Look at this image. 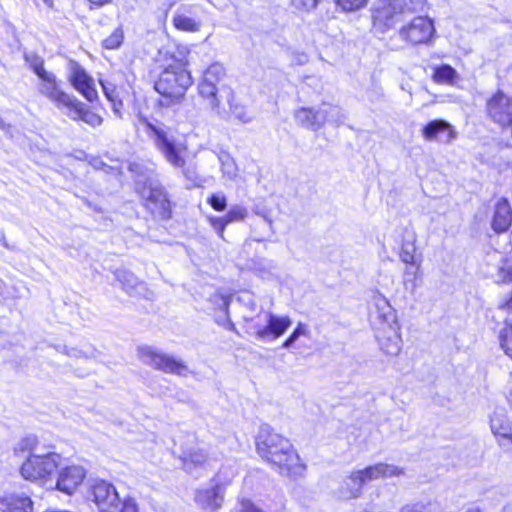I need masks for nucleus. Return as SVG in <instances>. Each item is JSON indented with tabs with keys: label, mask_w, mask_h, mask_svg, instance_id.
<instances>
[{
	"label": "nucleus",
	"mask_w": 512,
	"mask_h": 512,
	"mask_svg": "<svg viewBox=\"0 0 512 512\" xmlns=\"http://www.w3.org/2000/svg\"><path fill=\"white\" fill-rule=\"evenodd\" d=\"M404 474V470L397 466L386 463H377L358 471V480L361 484H366L374 480L397 477Z\"/></svg>",
	"instance_id": "412c9836"
},
{
	"label": "nucleus",
	"mask_w": 512,
	"mask_h": 512,
	"mask_svg": "<svg viewBox=\"0 0 512 512\" xmlns=\"http://www.w3.org/2000/svg\"><path fill=\"white\" fill-rule=\"evenodd\" d=\"M306 332V326L302 323H298L297 327L293 330V332L285 339L282 344V347L288 349L294 345V343L299 339L301 335H304Z\"/></svg>",
	"instance_id": "58836bf2"
},
{
	"label": "nucleus",
	"mask_w": 512,
	"mask_h": 512,
	"mask_svg": "<svg viewBox=\"0 0 512 512\" xmlns=\"http://www.w3.org/2000/svg\"><path fill=\"white\" fill-rule=\"evenodd\" d=\"M490 429L497 445L503 453L512 451V423L507 416L494 412L490 417Z\"/></svg>",
	"instance_id": "2eb2a0df"
},
{
	"label": "nucleus",
	"mask_w": 512,
	"mask_h": 512,
	"mask_svg": "<svg viewBox=\"0 0 512 512\" xmlns=\"http://www.w3.org/2000/svg\"><path fill=\"white\" fill-rule=\"evenodd\" d=\"M149 131L150 137L156 149L161 153L164 159L175 169H181L182 175L194 186H199L202 182L201 177L197 173L194 164L186 162L185 153L188 147L185 141L175 137L170 129L165 126H157L143 119Z\"/></svg>",
	"instance_id": "7ed1b4c3"
},
{
	"label": "nucleus",
	"mask_w": 512,
	"mask_h": 512,
	"mask_svg": "<svg viewBox=\"0 0 512 512\" xmlns=\"http://www.w3.org/2000/svg\"><path fill=\"white\" fill-rule=\"evenodd\" d=\"M70 348H71V347H68V346H66V345H58V346L56 347V349H57V351H58V352H60V353H62V354H65L66 356H68V352H69V349H70Z\"/></svg>",
	"instance_id": "5fc2aeb1"
},
{
	"label": "nucleus",
	"mask_w": 512,
	"mask_h": 512,
	"mask_svg": "<svg viewBox=\"0 0 512 512\" xmlns=\"http://www.w3.org/2000/svg\"><path fill=\"white\" fill-rule=\"evenodd\" d=\"M124 40V32L121 26L117 27L111 35L105 38L102 42V46L105 49L114 50L118 49Z\"/></svg>",
	"instance_id": "2f4dec72"
},
{
	"label": "nucleus",
	"mask_w": 512,
	"mask_h": 512,
	"mask_svg": "<svg viewBox=\"0 0 512 512\" xmlns=\"http://www.w3.org/2000/svg\"><path fill=\"white\" fill-rule=\"evenodd\" d=\"M294 118L297 125L314 132L320 130L324 125L321 105L317 108L301 107L295 111Z\"/></svg>",
	"instance_id": "5701e85b"
},
{
	"label": "nucleus",
	"mask_w": 512,
	"mask_h": 512,
	"mask_svg": "<svg viewBox=\"0 0 512 512\" xmlns=\"http://www.w3.org/2000/svg\"><path fill=\"white\" fill-rule=\"evenodd\" d=\"M457 78L456 70L449 64H441L433 69L432 79L438 84H453Z\"/></svg>",
	"instance_id": "bb28decb"
},
{
	"label": "nucleus",
	"mask_w": 512,
	"mask_h": 512,
	"mask_svg": "<svg viewBox=\"0 0 512 512\" xmlns=\"http://www.w3.org/2000/svg\"><path fill=\"white\" fill-rule=\"evenodd\" d=\"M498 308L500 310H505L507 312H512V291L510 294L499 304Z\"/></svg>",
	"instance_id": "09e8293b"
},
{
	"label": "nucleus",
	"mask_w": 512,
	"mask_h": 512,
	"mask_svg": "<svg viewBox=\"0 0 512 512\" xmlns=\"http://www.w3.org/2000/svg\"><path fill=\"white\" fill-rule=\"evenodd\" d=\"M218 158L223 174L226 175L229 179L234 178L236 176V165L230 154L221 153Z\"/></svg>",
	"instance_id": "473e14b6"
},
{
	"label": "nucleus",
	"mask_w": 512,
	"mask_h": 512,
	"mask_svg": "<svg viewBox=\"0 0 512 512\" xmlns=\"http://www.w3.org/2000/svg\"><path fill=\"white\" fill-rule=\"evenodd\" d=\"M498 275L503 282H512V261L505 260L498 270Z\"/></svg>",
	"instance_id": "37998d69"
},
{
	"label": "nucleus",
	"mask_w": 512,
	"mask_h": 512,
	"mask_svg": "<svg viewBox=\"0 0 512 512\" xmlns=\"http://www.w3.org/2000/svg\"><path fill=\"white\" fill-rule=\"evenodd\" d=\"M368 1L369 0H354V10L365 7Z\"/></svg>",
	"instance_id": "864d4df0"
},
{
	"label": "nucleus",
	"mask_w": 512,
	"mask_h": 512,
	"mask_svg": "<svg viewBox=\"0 0 512 512\" xmlns=\"http://www.w3.org/2000/svg\"><path fill=\"white\" fill-rule=\"evenodd\" d=\"M421 133L426 141L442 143H450L457 137V132L453 125L443 119L429 121L422 127Z\"/></svg>",
	"instance_id": "aec40b11"
},
{
	"label": "nucleus",
	"mask_w": 512,
	"mask_h": 512,
	"mask_svg": "<svg viewBox=\"0 0 512 512\" xmlns=\"http://www.w3.org/2000/svg\"><path fill=\"white\" fill-rule=\"evenodd\" d=\"M208 221H209L210 225L213 227V229L215 230V232L218 234V236L220 238L224 239V231L228 224L226 223L223 216H221V217L209 216Z\"/></svg>",
	"instance_id": "a19ab883"
},
{
	"label": "nucleus",
	"mask_w": 512,
	"mask_h": 512,
	"mask_svg": "<svg viewBox=\"0 0 512 512\" xmlns=\"http://www.w3.org/2000/svg\"><path fill=\"white\" fill-rule=\"evenodd\" d=\"M90 4V9L100 8L107 4L112 3L113 0H87Z\"/></svg>",
	"instance_id": "3c124183"
},
{
	"label": "nucleus",
	"mask_w": 512,
	"mask_h": 512,
	"mask_svg": "<svg viewBox=\"0 0 512 512\" xmlns=\"http://www.w3.org/2000/svg\"><path fill=\"white\" fill-rule=\"evenodd\" d=\"M26 61L30 63L31 69L38 76L39 79L50 73L45 70L44 61L41 57L36 55L32 56L31 59L29 57H26Z\"/></svg>",
	"instance_id": "4c0bfd02"
},
{
	"label": "nucleus",
	"mask_w": 512,
	"mask_h": 512,
	"mask_svg": "<svg viewBox=\"0 0 512 512\" xmlns=\"http://www.w3.org/2000/svg\"><path fill=\"white\" fill-rule=\"evenodd\" d=\"M180 459L182 461L184 470L192 474L195 468L205 463L207 455L202 449L183 446Z\"/></svg>",
	"instance_id": "393cba45"
},
{
	"label": "nucleus",
	"mask_w": 512,
	"mask_h": 512,
	"mask_svg": "<svg viewBox=\"0 0 512 512\" xmlns=\"http://www.w3.org/2000/svg\"><path fill=\"white\" fill-rule=\"evenodd\" d=\"M256 448L260 457L277 467L282 475H296L304 469L289 439L275 433L267 424L260 427Z\"/></svg>",
	"instance_id": "f257e3e1"
},
{
	"label": "nucleus",
	"mask_w": 512,
	"mask_h": 512,
	"mask_svg": "<svg viewBox=\"0 0 512 512\" xmlns=\"http://www.w3.org/2000/svg\"><path fill=\"white\" fill-rule=\"evenodd\" d=\"M321 112H323L324 124L329 122L335 125H340L346 118L342 109L337 105L323 103L321 104Z\"/></svg>",
	"instance_id": "c85d7f7f"
},
{
	"label": "nucleus",
	"mask_w": 512,
	"mask_h": 512,
	"mask_svg": "<svg viewBox=\"0 0 512 512\" xmlns=\"http://www.w3.org/2000/svg\"><path fill=\"white\" fill-rule=\"evenodd\" d=\"M465 512H483L479 506H473L468 508Z\"/></svg>",
	"instance_id": "6e6d98bb"
},
{
	"label": "nucleus",
	"mask_w": 512,
	"mask_h": 512,
	"mask_svg": "<svg viewBox=\"0 0 512 512\" xmlns=\"http://www.w3.org/2000/svg\"><path fill=\"white\" fill-rule=\"evenodd\" d=\"M173 24L178 30L186 31V32H195L200 28V22L196 21L194 18L188 16L186 14V9L184 11H178L173 17Z\"/></svg>",
	"instance_id": "cd10ccee"
},
{
	"label": "nucleus",
	"mask_w": 512,
	"mask_h": 512,
	"mask_svg": "<svg viewBox=\"0 0 512 512\" xmlns=\"http://www.w3.org/2000/svg\"><path fill=\"white\" fill-rule=\"evenodd\" d=\"M265 325L256 324L252 328L258 340L269 342L281 337L292 325L288 316H278L271 312L264 314Z\"/></svg>",
	"instance_id": "ddd939ff"
},
{
	"label": "nucleus",
	"mask_w": 512,
	"mask_h": 512,
	"mask_svg": "<svg viewBox=\"0 0 512 512\" xmlns=\"http://www.w3.org/2000/svg\"><path fill=\"white\" fill-rule=\"evenodd\" d=\"M399 34L410 45L416 46L429 43L435 34L433 21L426 16L414 17L407 25L403 26Z\"/></svg>",
	"instance_id": "f8f14e48"
},
{
	"label": "nucleus",
	"mask_w": 512,
	"mask_h": 512,
	"mask_svg": "<svg viewBox=\"0 0 512 512\" xmlns=\"http://www.w3.org/2000/svg\"><path fill=\"white\" fill-rule=\"evenodd\" d=\"M318 3L319 0H293V4L295 5V7L305 11H310L314 9L318 5Z\"/></svg>",
	"instance_id": "49530a36"
},
{
	"label": "nucleus",
	"mask_w": 512,
	"mask_h": 512,
	"mask_svg": "<svg viewBox=\"0 0 512 512\" xmlns=\"http://www.w3.org/2000/svg\"><path fill=\"white\" fill-rule=\"evenodd\" d=\"M4 126V120L3 118L0 116V127H3Z\"/></svg>",
	"instance_id": "bf43d9fd"
},
{
	"label": "nucleus",
	"mask_w": 512,
	"mask_h": 512,
	"mask_svg": "<svg viewBox=\"0 0 512 512\" xmlns=\"http://www.w3.org/2000/svg\"><path fill=\"white\" fill-rule=\"evenodd\" d=\"M230 101V99L228 100ZM230 104V109L232 112V115L238 119L242 123H250L253 119V116L247 111V109L244 106H241L239 104Z\"/></svg>",
	"instance_id": "e433bc0d"
},
{
	"label": "nucleus",
	"mask_w": 512,
	"mask_h": 512,
	"mask_svg": "<svg viewBox=\"0 0 512 512\" xmlns=\"http://www.w3.org/2000/svg\"><path fill=\"white\" fill-rule=\"evenodd\" d=\"M490 225L496 234H503L511 228L512 206L506 197H499L494 201Z\"/></svg>",
	"instance_id": "6ab92c4d"
},
{
	"label": "nucleus",
	"mask_w": 512,
	"mask_h": 512,
	"mask_svg": "<svg viewBox=\"0 0 512 512\" xmlns=\"http://www.w3.org/2000/svg\"><path fill=\"white\" fill-rule=\"evenodd\" d=\"M96 349L93 346H89L86 350H82L76 347H71L68 352V357L73 358H94Z\"/></svg>",
	"instance_id": "79ce46f5"
},
{
	"label": "nucleus",
	"mask_w": 512,
	"mask_h": 512,
	"mask_svg": "<svg viewBox=\"0 0 512 512\" xmlns=\"http://www.w3.org/2000/svg\"><path fill=\"white\" fill-rule=\"evenodd\" d=\"M139 359L155 370L162 371L167 374H175L178 376H186L188 366L182 360L173 355L166 354L161 350L152 346H139L137 348Z\"/></svg>",
	"instance_id": "9d476101"
},
{
	"label": "nucleus",
	"mask_w": 512,
	"mask_h": 512,
	"mask_svg": "<svg viewBox=\"0 0 512 512\" xmlns=\"http://www.w3.org/2000/svg\"><path fill=\"white\" fill-rule=\"evenodd\" d=\"M411 11L407 0H381L372 12L374 24L389 26L398 16Z\"/></svg>",
	"instance_id": "dca6fc26"
},
{
	"label": "nucleus",
	"mask_w": 512,
	"mask_h": 512,
	"mask_svg": "<svg viewBox=\"0 0 512 512\" xmlns=\"http://www.w3.org/2000/svg\"><path fill=\"white\" fill-rule=\"evenodd\" d=\"M69 82L88 102H94L98 99L94 79L76 62L72 64Z\"/></svg>",
	"instance_id": "f3484780"
},
{
	"label": "nucleus",
	"mask_w": 512,
	"mask_h": 512,
	"mask_svg": "<svg viewBox=\"0 0 512 512\" xmlns=\"http://www.w3.org/2000/svg\"><path fill=\"white\" fill-rule=\"evenodd\" d=\"M402 512H422L417 504L407 505L403 508Z\"/></svg>",
	"instance_id": "603ef678"
},
{
	"label": "nucleus",
	"mask_w": 512,
	"mask_h": 512,
	"mask_svg": "<svg viewBox=\"0 0 512 512\" xmlns=\"http://www.w3.org/2000/svg\"><path fill=\"white\" fill-rule=\"evenodd\" d=\"M508 401L509 404L512 406V390L509 392Z\"/></svg>",
	"instance_id": "4d7b16f0"
},
{
	"label": "nucleus",
	"mask_w": 512,
	"mask_h": 512,
	"mask_svg": "<svg viewBox=\"0 0 512 512\" xmlns=\"http://www.w3.org/2000/svg\"><path fill=\"white\" fill-rule=\"evenodd\" d=\"M34 504L25 493H5L0 497V512H33Z\"/></svg>",
	"instance_id": "4be33fe9"
},
{
	"label": "nucleus",
	"mask_w": 512,
	"mask_h": 512,
	"mask_svg": "<svg viewBox=\"0 0 512 512\" xmlns=\"http://www.w3.org/2000/svg\"><path fill=\"white\" fill-rule=\"evenodd\" d=\"M247 216V210L242 206H233L229 209V211L223 216L227 224L244 220Z\"/></svg>",
	"instance_id": "72a5a7b5"
},
{
	"label": "nucleus",
	"mask_w": 512,
	"mask_h": 512,
	"mask_svg": "<svg viewBox=\"0 0 512 512\" xmlns=\"http://www.w3.org/2000/svg\"><path fill=\"white\" fill-rule=\"evenodd\" d=\"M230 297L222 294H217L214 296L215 304L218 308L224 312L225 316L228 317V309L230 305Z\"/></svg>",
	"instance_id": "a18cd8bd"
},
{
	"label": "nucleus",
	"mask_w": 512,
	"mask_h": 512,
	"mask_svg": "<svg viewBox=\"0 0 512 512\" xmlns=\"http://www.w3.org/2000/svg\"><path fill=\"white\" fill-rule=\"evenodd\" d=\"M401 326L396 313L388 307V311L379 315V322L375 327V337L381 350L387 355H398L401 350Z\"/></svg>",
	"instance_id": "6e6552de"
},
{
	"label": "nucleus",
	"mask_w": 512,
	"mask_h": 512,
	"mask_svg": "<svg viewBox=\"0 0 512 512\" xmlns=\"http://www.w3.org/2000/svg\"><path fill=\"white\" fill-rule=\"evenodd\" d=\"M255 268L262 273V277L272 275L277 270V264L273 260L259 258L255 261Z\"/></svg>",
	"instance_id": "f704fd0d"
},
{
	"label": "nucleus",
	"mask_w": 512,
	"mask_h": 512,
	"mask_svg": "<svg viewBox=\"0 0 512 512\" xmlns=\"http://www.w3.org/2000/svg\"><path fill=\"white\" fill-rule=\"evenodd\" d=\"M255 214L262 217L269 224V227L272 230V228H273L272 222L273 221H272V217H271V211L269 209H267L264 206L257 205L255 207Z\"/></svg>",
	"instance_id": "de8ad7c7"
},
{
	"label": "nucleus",
	"mask_w": 512,
	"mask_h": 512,
	"mask_svg": "<svg viewBox=\"0 0 512 512\" xmlns=\"http://www.w3.org/2000/svg\"><path fill=\"white\" fill-rule=\"evenodd\" d=\"M485 113L501 129H510L512 137V96L503 90L495 91L485 104Z\"/></svg>",
	"instance_id": "9b49d317"
},
{
	"label": "nucleus",
	"mask_w": 512,
	"mask_h": 512,
	"mask_svg": "<svg viewBox=\"0 0 512 512\" xmlns=\"http://www.w3.org/2000/svg\"><path fill=\"white\" fill-rule=\"evenodd\" d=\"M103 93L107 100L112 104L113 112L121 117V108L123 106L121 99L119 98V92L115 84L108 80H100Z\"/></svg>",
	"instance_id": "a878e982"
},
{
	"label": "nucleus",
	"mask_w": 512,
	"mask_h": 512,
	"mask_svg": "<svg viewBox=\"0 0 512 512\" xmlns=\"http://www.w3.org/2000/svg\"><path fill=\"white\" fill-rule=\"evenodd\" d=\"M225 76V69L219 63L210 65L203 73V78L198 84V92L200 96L207 100L210 108L220 114V98L221 93L226 92L227 97L232 96L230 90L219 87L221 80Z\"/></svg>",
	"instance_id": "1a4fd4ad"
},
{
	"label": "nucleus",
	"mask_w": 512,
	"mask_h": 512,
	"mask_svg": "<svg viewBox=\"0 0 512 512\" xmlns=\"http://www.w3.org/2000/svg\"><path fill=\"white\" fill-rule=\"evenodd\" d=\"M417 234L412 227H404L400 235V244L398 256L405 264L403 272L406 282H410L413 286L417 284L423 277L421 269L422 254L417 245Z\"/></svg>",
	"instance_id": "423d86ee"
},
{
	"label": "nucleus",
	"mask_w": 512,
	"mask_h": 512,
	"mask_svg": "<svg viewBox=\"0 0 512 512\" xmlns=\"http://www.w3.org/2000/svg\"><path fill=\"white\" fill-rule=\"evenodd\" d=\"M37 444V438L33 435L27 436L21 439L14 448V452L16 455H21L25 452H30Z\"/></svg>",
	"instance_id": "c9c22d12"
},
{
	"label": "nucleus",
	"mask_w": 512,
	"mask_h": 512,
	"mask_svg": "<svg viewBox=\"0 0 512 512\" xmlns=\"http://www.w3.org/2000/svg\"><path fill=\"white\" fill-rule=\"evenodd\" d=\"M208 203L216 211H224L227 207V200L224 194L215 193L208 198Z\"/></svg>",
	"instance_id": "ea45409f"
},
{
	"label": "nucleus",
	"mask_w": 512,
	"mask_h": 512,
	"mask_svg": "<svg viewBox=\"0 0 512 512\" xmlns=\"http://www.w3.org/2000/svg\"><path fill=\"white\" fill-rule=\"evenodd\" d=\"M61 463V456L56 452L45 454H29L20 468L24 479L29 481L40 480L43 484L52 482V475Z\"/></svg>",
	"instance_id": "0eeeda50"
},
{
	"label": "nucleus",
	"mask_w": 512,
	"mask_h": 512,
	"mask_svg": "<svg viewBox=\"0 0 512 512\" xmlns=\"http://www.w3.org/2000/svg\"><path fill=\"white\" fill-rule=\"evenodd\" d=\"M86 477V470L79 465L66 466L59 470L54 488L72 495Z\"/></svg>",
	"instance_id": "a211bd4d"
},
{
	"label": "nucleus",
	"mask_w": 512,
	"mask_h": 512,
	"mask_svg": "<svg viewBox=\"0 0 512 512\" xmlns=\"http://www.w3.org/2000/svg\"><path fill=\"white\" fill-rule=\"evenodd\" d=\"M335 3L344 12L352 11V0H335Z\"/></svg>",
	"instance_id": "8fccbe9b"
},
{
	"label": "nucleus",
	"mask_w": 512,
	"mask_h": 512,
	"mask_svg": "<svg viewBox=\"0 0 512 512\" xmlns=\"http://www.w3.org/2000/svg\"><path fill=\"white\" fill-rule=\"evenodd\" d=\"M245 321H253V317L244 316Z\"/></svg>",
	"instance_id": "13d9d810"
},
{
	"label": "nucleus",
	"mask_w": 512,
	"mask_h": 512,
	"mask_svg": "<svg viewBox=\"0 0 512 512\" xmlns=\"http://www.w3.org/2000/svg\"><path fill=\"white\" fill-rule=\"evenodd\" d=\"M237 299L239 302L243 303L251 312L256 311L257 303L253 295L249 292H243Z\"/></svg>",
	"instance_id": "c03bdc74"
},
{
	"label": "nucleus",
	"mask_w": 512,
	"mask_h": 512,
	"mask_svg": "<svg viewBox=\"0 0 512 512\" xmlns=\"http://www.w3.org/2000/svg\"><path fill=\"white\" fill-rule=\"evenodd\" d=\"M40 80L38 87L40 94L48 98L68 118L73 121H83L93 128L102 124V117L91 111L76 96L66 93L52 72Z\"/></svg>",
	"instance_id": "20e7f679"
},
{
	"label": "nucleus",
	"mask_w": 512,
	"mask_h": 512,
	"mask_svg": "<svg viewBox=\"0 0 512 512\" xmlns=\"http://www.w3.org/2000/svg\"><path fill=\"white\" fill-rule=\"evenodd\" d=\"M114 274L122 289L127 293H131L139 283L138 278L129 270L117 269Z\"/></svg>",
	"instance_id": "c756f323"
},
{
	"label": "nucleus",
	"mask_w": 512,
	"mask_h": 512,
	"mask_svg": "<svg viewBox=\"0 0 512 512\" xmlns=\"http://www.w3.org/2000/svg\"><path fill=\"white\" fill-rule=\"evenodd\" d=\"M88 499L92 500L100 510H107L110 507H117L120 503V496L116 487L103 479H95L90 484Z\"/></svg>",
	"instance_id": "4468645a"
},
{
	"label": "nucleus",
	"mask_w": 512,
	"mask_h": 512,
	"mask_svg": "<svg viewBox=\"0 0 512 512\" xmlns=\"http://www.w3.org/2000/svg\"><path fill=\"white\" fill-rule=\"evenodd\" d=\"M193 79L185 64L178 62L167 66L154 83V89L160 94L161 106L170 107L181 103Z\"/></svg>",
	"instance_id": "39448f33"
},
{
	"label": "nucleus",
	"mask_w": 512,
	"mask_h": 512,
	"mask_svg": "<svg viewBox=\"0 0 512 512\" xmlns=\"http://www.w3.org/2000/svg\"><path fill=\"white\" fill-rule=\"evenodd\" d=\"M129 171L134 174L135 191L144 208L154 219L169 220L172 217L171 202L155 172L139 163H131Z\"/></svg>",
	"instance_id": "f03ea898"
},
{
	"label": "nucleus",
	"mask_w": 512,
	"mask_h": 512,
	"mask_svg": "<svg viewBox=\"0 0 512 512\" xmlns=\"http://www.w3.org/2000/svg\"><path fill=\"white\" fill-rule=\"evenodd\" d=\"M223 500L222 487L218 484L210 488L200 489L195 495L196 503L204 510L211 512L218 510L222 506Z\"/></svg>",
	"instance_id": "b1692460"
},
{
	"label": "nucleus",
	"mask_w": 512,
	"mask_h": 512,
	"mask_svg": "<svg viewBox=\"0 0 512 512\" xmlns=\"http://www.w3.org/2000/svg\"><path fill=\"white\" fill-rule=\"evenodd\" d=\"M499 343L505 355L512 360V324H505L500 331Z\"/></svg>",
	"instance_id": "7c9ffc66"
}]
</instances>
